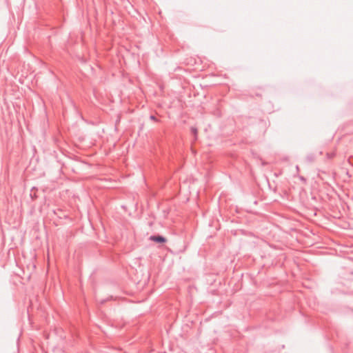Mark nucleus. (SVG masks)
I'll use <instances>...</instances> for the list:
<instances>
[{
  "label": "nucleus",
  "mask_w": 353,
  "mask_h": 353,
  "mask_svg": "<svg viewBox=\"0 0 353 353\" xmlns=\"http://www.w3.org/2000/svg\"><path fill=\"white\" fill-rule=\"evenodd\" d=\"M150 118H151V119H152V120H156V119H155V117H154V116H152Z\"/></svg>",
  "instance_id": "obj_2"
},
{
  "label": "nucleus",
  "mask_w": 353,
  "mask_h": 353,
  "mask_svg": "<svg viewBox=\"0 0 353 353\" xmlns=\"http://www.w3.org/2000/svg\"><path fill=\"white\" fill-rule=\"evenodd\" d=\"M150 239L152 241L159 242V243H163V242L165 241V239L161 236H150Z\"/></svg>",
  "instance_id": "obj_1"
}]
</instances>
